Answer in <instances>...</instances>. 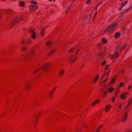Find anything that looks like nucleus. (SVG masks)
Returning a JSON list of instances; mask_svg holds the SVG:
<instances>
[{"mask_svg": "<svg viewBox=\"0 0 132 132\" xmlns=\"http://www.w3.org/2000/svg\"><path fill=\"white\" fill-rule=\"evenodd\" d=\"M121 47L120 46H118L116 48L117 52L114 53L113 55L110 54L109 57H110L111 59H114L117 58L119 55V54L118 53L119 51L120 52L121 51Z\"/></svg>", "mask_w": 132, "mask_h": 132, "instance_id": "7ed1b4c3", "label": "nucleus"}, {"mask_svg": "<svg viewBox=\"0 0 132 132\" xmlns=\"http://www.w3.org/2000/svg\"><path fill=\"white\" fill-rule=\"evenodd\" d=\"M114 90V89L112 88H108V91L110 93L113 91Z\"/></svg>", "mask_w": 132, "mask_h": 132, "instance_id": "aec40b11", "label": "nucleus"}, {"mask_svg": "<svg viewBox=\"0 0 132 132\" xmlns=\"http://www.w3.org/2000/svg\"><path fill=\"white\" fill-rule=\"evenodd\" d=\"M129 102L128 103V104L127 105L126 107V108H127L129 107V105L132 102V100H131L130 101L129 100Z\"/></svg>", "mask_w": 132, "mask_h": 132, "instance_id": "a878e982", "label": "nucleus"}, {"mask_svg": "<svg viewBox=\"0 0 132 132\" xmlns=\"http://www.w3.org/2000/svg\"><path fill=\"white\" fill-rule=\"evenodd\" d=\"M108 49V48L106 47V46L104 47L103 48V49L102 51V52H103L104 53H106V51Z\"/></svg>", "mask_w": 132, "mask_h": 132, "instance_id": "ddd939ff", "label": "nucleus"}, {"mask_svg": "<svg viewBox=\"0 0 132 132\" xmlns=\"http://www.w3.org/2000/svg\"><path fill=\"white\" fill-rule=\"evenodd\" d=\"M2 16L1 14V13L0 12V19H1L2 18Z\"/></svg>", "mask_w": 132, "mask_h": 132, "instance_id": "864d4df0", "label": "nucleus"}, {"mask_svg": "<svg viewBox=\"0 0 132 132\" xmlns=\"http://www.w3.org/2000/svg\"><path fill=\"white\" fill-rule=\"evenodd\" d=\"M120 71L123 74L124 72V69H121L120 70Z\"/></svg>", "mask_w": 132, "mask_h": 132, "instance_id": "c756f323", "label": "nucleus"}, {"mask_svg": "<svg viewBox=\"0 0 132 132\" xmlns=\"http://www.w3.org/2000/svg\"><path fill=\"white\" fill-rule=\"evenodd\" d=\"M107 93V92H104V93H103V94H102V95L103 96V98H105V97L104 96L106 95Z\"/></svg>", "mask_w": 132, "mask_h": 132, "instance_id": "a211bd4d", "label": "nucleus"}, {"mask_svg": "<svg viewBox=\"0 0 132 132\" xmlns=\"http://www.w3.org/2000/svg\"><path fill=\"white\" fill-rule=\"evenodd\" d=\"M117 24V23H115L110 25L104 30V32L109 34L112 32L116 29Z\"/></svg>", "mask_w": 132, "mask_h": 132, "instance_id": "f03ea898", "label": "nucleus"}, {"mask_svg": "<svg viewBox=\"0 0 132 132\" xmlns=\"http://www.w3.org/2000/svg\"><path fill=\"white\" fill-rule=\"evenodd\" d=\"M90 2V0H88L87 2V4H89Z\"/></svg>", "mask_w": 132, "mask_h": 132, "instance_id": "79ce46f5", "label": "nucleus"}, {"mask_svg": "<svg viewBox=\"0 0 132 132\" xmlns=\"http://www.w3.org/2000/svg\"><path fill=\"white\" fill-rule=\"evenodd\" d=\"M96 103H99L100 102V101H98V100H96Z\"/></svg>", "mask_w": 132, "mask_h": 132, "instance_id": "c03bdc74", "label": "nucleus"}, {"mask_svg": "<svg viewBox=\"0 0 132 132\" xmlns=\"http://www.w3.org/2000/svg\"><path fill=\"white\" fill-rule=\"evenodd\" d=\"M130 9V8H128L126 10V11L127 12L129 11Z\"/></svg>", "mask_w": 132, "mask_h": 132, "instance_id": "37998d69", "label": "nucleus"}, {"mask_svg": "<svg viewBox=\"0 0 132 132\" xmlns=\"http://www.w3.org/2000/svg\"><path fill=\"white\" fill-rule=\"evenodd\" d=\"M99 128H98L97 130L96 131V132H99Z\"/></svg>", "mask_w": 132, "mask_h": 132, "instance_id": "4d7b16f0", "label": "nucleus"}, {"mask_svg": "<svg viewBox=\"0 0 132 132\" xmlns=\"http://www.w3.org/2000/svg\"><path fill=\"white\" fill-rule=\"evenodd\" d=\"M23 17L21 16H18L13 18L10 22L11 25H13L16 23L18 21H20L23 19Z\"/></svg>", "mask_w": 132, "mask_h": 132, "instance_id": "39448f33", "label": "nucleus"}, {"mask_svg": "<svg viewBox=\"0 0 132 132\" xmlns=\"http://www.w3.org/2000/svg\"><path fill=\"white\" fill-rule=\"evenodd\" d=\"M91 14H90V15H89L88 16H87V17H86V19L88 20H89V19H90L91 18Z\"/></svg>", "mask_w": 132, "mask_h": 132, "instance_id": "393cba45", "label": "nucleus"}, {"mask_svg": "<svg viewBox=\"0 0 132 132\" xmlns=\"http://www.w3.org/2000/svg\"><path fill=\"white\" fill-rule=\"evenodd\" d=\"M120 105L118 107V108H119L120 109L121 108V105L120 103H119Z\"/></svg>", "mask_w": 132, "mask_h": 132, "instance_id": "a19ab883", "label": "nucleus"}, {"mask_svg": "<svg viewBox=\"0 0 132 132\" xmlns=\"http://www.w3.org/2000/svg\"><path fill=\"white\" fill-rule=\"evenodd\" d=\"M118 92H115V94H116V96H115V97H116V95H117V94H118Z\"/></svg>", "mask_w": 132, "mask_h": 132, "instance_id": "052dcab7", "label": "nucleus"}, {"mask_svg": "<svg viewBox=\"0 0 132 132\" xmlns=\"http://www.w3.org/2000/svg\"><path fill=\"white\" fill-rule=\"evenodd\" d=\"M127 45V44H126L124 45L123 46V48H125L126 47V45Z\"/></svg>", "mask_w": 132, "mask_h": 132, "instance_id": "49530a36", "label": "nucleus"}, {"mask_svg": "<svg viewBox=\"0 0 132 132\" xmlns=\"http://www.w3.org/2000/svg\"><path fill=\"white\" fill-rule=\"evenodd\" d=\"M100 92L101 93H103L104 92H105L104 91V89H101L100 90Z\"/></svg>", "mask_w": 132, "mask_h": 132, "instance_id": "e433bc0d", "label": "nucleus"}, {"mask_svg": "<svg viewBox=\"0 0 132 132\" xmlns=\"http://www.w3.org/2000/svg\"><path fill=\"white\" fill-rule=\"evenodd\" d=\"M129 132H132V130H130L129 131Z\"/></svg>", "mask_w": 132, "mask_h": 132, "instance_id": "0e129e2a", "label": "nucleus"}, {"mask_svg": "<svg viewBox=\"0 0 132 132\" xmlns=\"http://www.w3.org/2000/svg\"><path fill=\"white\" fill-rule=\"evenodd\" d=\"M19 5L22 7H23L25 4V2L23 1H19Z\"/></svg>", "mask_w": 132, "mask_h": 132, "instance_id": "9d476101", "label": "nucleus"}, {"mask_svg": "<svg viewBox=\"0 0 132 132\" xmlns=\"http://www.w3.org/2000/svg\"><path fill=\"white\" fill-rule=\"evenodd\" d=\"M32 52H29L28 54L27 55V56H28V55H30V54L31 53H32Z\"/></svg>", "mask_w": 132, "mask_h": 132, "instance_id": "3c124183", "label": "nucleus"}, {"mask_svg": "<svg viewBox=\"0 0 132 132\" xmlns=\"http://www.w3.org/2000/svg\"><path fill=\"white\" fill-rule=\"evenodd\" d=\"M69 11V10L68 9L67 10H66L65 11L66 13H67Z\"/></svg>", "mask_w": 132, "mask_h": 132, "instance_id": "a18cd8bd", "label": "nucleus"}, {"mask_svg": "<svg viewBox=\"0 0 132 132\" xmlns=\"http://www.w3.org/2000/svg\"><path fill=\"white\" fill-rule=\"evenodd\" d=\"M32 4L29 6V10L31 12L36 10L37 9V3L33 1L31 2Z\"/></svg>", "mask_w": 132, "mask_h": 132, "instance_id": "20e7f679", "label": "nucleus"}, {"mask_svg": "<svg viewBox=\"0 0 132 132\" xmlns=\"http://www.w3.org/2000/svg\"><path fill=\"white\" fill-rule=\"evenodd\" d=\"M106 63V61H104L102 63V64L103 65H104Z\"/></svg>", "mask_w": 132, "mask_h": 132, "instance_id": "473e14b6", "label": "nucleus"}, {"mask_svg": "<svg viewBox=\"0 0 132 132\" xmlns=\"http://www.w3.org/2000/svg\"><path fill=\"white\" fill-rule=\"evenodd\" d=\"M106 73H107V75L106 76V77L107 78H108V75L109 73H107V72H105V74H106Z\"/></svg>", "mask_w": 132, "mask_h": 132, "instance_id": "603ef678", "label": "nucleus"}, {"mask_svg": "<svg viewBox=\"0 0 132 132\" xmlns=\"http://www.w3.org/2000/svg\"><path fill=\"white\" fill-rule=\"evenodd\" d=\"M21 48L22 50L23 51H26L27 49V48L26 47L24 46H22L21 47Z\"/></svg>", "mask_w": 132, "mask_h": 132, "instance_id": "412c9836", "label": "nucleus"}, {"mask_svg": "<svg viewBox=\"0 0 132 132\" xmlns=\"http://www.w3.org/2000/svg\"><path fill=\"white\" fill-rule=\"evenodd\" d=\"M106 76V74H105V73H104V74L101 77V78H102Z\"/></svg>", "mask_w": 132, "mask_h": 132, "instance_id": "ea45409f", "label": "nucleus"}, {"mask_svg": "<svg viewBox=\"0 0 132 132\" xmlns=\"http://www.w3.org/2000/svg\"><path fill=\"white\" fill-rule=\"evenodd\" d=\"M132 86L131 85H129L128 87V89L129 90L131 89Z\"/></svg>", "mask_w": 132, "mask_h": 132, "instance_id": "c85d7f7f", "label": "nucleus"}, {"mask_svg": "<svg viewBox=\"0 0 132 132\" xmlns=\"http://www.w3.org/2000/svg\"><path fill=\"white\" fill-rule=\"evenodd\" d=\"M123 94H124V95H127L128 94V93L127 92H126L125 93H123Z\"/></svg>", "mask_w": 132, "mask_h": 132, "instance_id": "5fc2aeb1", "label": "nucleus"}, {"mask_svg": "<svg viewBox=\"0 0 132 132\" xmlns=\"http://www.w3.org/2000/svg\"><path fill=\"white\" fill-rule=\"evenodd\" d=\"M121 117L122 118V120L123 122L124 121L127 119V113H124L121 115Z\"/></svg>", "mask_w": 132, "mask_h": 132, "instance_id": "0eeeda50", "label": "nucleus"}, {"mask_svg": "<svg viewBox=\"0 0 132 132\" xmlns=\"http://www.w3.org/2000/svg\"><path fill=\"white\" fill-rule=\"evenodd\" d=\"M111 105H107L105 109V111L107 112L109 109L110 108Z\"/></svg>", "mask_w": 132, "mask_h": 132, "instance_id": "9b49d317", "label": "nucleus"}, {"mask_svg": "<svg viewBox=\"0 0 132 132\" xmlns=\"http://www.w3.org/2000/svg\"><path fill=\"white\" fill-rule=\"evenodd\" d=\"M21 41L22 44H23L25 42V40L23 39H22L21 40Z\"/></svg>", "mask_w": 132, "mask_h": 132, "instance_id": "2f4dec72", "label": "nucleus"}, {"mask_svg": "<svg viewBox=\"0 0 132 132\" xmlns=\"http://www.w3.org/2000/svg\"><path fill=\"white\" fill-rule=\"evenodd\" d=\"M64 70H61L60 71V73L62 74H63L64 73Z\"/></svg>", "mask_w": 132, "mask_h": 132, "instance_id": "7c9ffc66", "label": "nucleus"}, {"mask_svg": "<svg viewBox=\"0 0 132 132\" xmlns=\"http://www.w3.org/2000/svg\"><path fill=\"white\" fill-rule=\"evenodd\" d=\"M125 54H126V53H125V54H124V55H123V57H123H123H124V56L125 55Z\"/></svg>", "mask_w": 132, "mask_h": 132, "instance_id": "338daca9", "label": "nucleus"}, {"mask_svg": "<svg viewBox=\"0 0 132 132\" xmlns=\"http://www.w3.org/2000/svg\"><path fill=\"white\" fill-rule=\"evenodd\" d=\"M120 97L121 99H124L126 98V96L123 93L121 95Z\"/></svg>", "mask_w": 132, "mask_h": 132, "instance_id": "2eb2a0df", "label": "nucleus"}, {"mask_svg": "<svg viewBox=\"0 0 132 132\" xmlns=\"http://www.w3.org/2000/svg\"><path fill=\"white\" fill-rule=\"evenodd\" d=\"M108 80V79L107 78L106 79L104 80L103 82H102V84H103V83L106 82Z\"/></svg>", "mask_w": 132, "mask_h": 132, "instance_id": "58836bf2", "label": "nucleus"}, {"mask_svg": "<svg viewBox=\"0 0 132 132\" xmlns=\"http://www.w3.org/2000/svg\"><path fill=\"white\" fill-rule=\"evenodd\" d=\"M102 3V2H101L100 3H99L97 5V6H98L100 4H101V3Z\"/></svg>", "mask_w": 132, "mask_h": 132, "instance_id": "13d9d810", "label": "nucleus"}, {"mask_svg": "<svg viewBox=\"0 0 132 132\" xmlns=\"http://www.w3.org/2000/svg\"><path fill=\"white\" fill-rule=\"evenodd\" d=\"M75 50V49L73 48L71 49L69 51V52L71 53V55L69 58V62L71 64H72L73 62L76 60L77 54L79 51V50H78L76 52H73Z\"/></svg>", "mask_w": 132, "mask_h": 132, "instance_id": "f257e3e1", "label": "nucleus"}, {"mask_svg": "<svg viewBox=\"0 0 132 132\" xmlns=\"http://www.w3.org/2000/svg\"><path fill=\"white\" fill-rule=\"evenodd\" d=\"M48 68V65L47 64H45L40 69H38L35 70L33 72V73H36L38 71L41 69L42 70H46Z\"/></svg>", "mask_w": 132, "mask_h": 132, "instance_id": "423d86ee", "label": "nucleus"}, {"mask_svg": "<svg viewBox=\"0 0 132 132\" xmlns=\"http://www.w3.org/2000/svg\"><path fill=\"white\" fill-rule=\"evenodd\" d=\"M106 54V53H104L103 52H102L99 54L98 56L100 59H102L104 58V56Z\"/></svg>", "mask_w": 132, "mask_h": 132, "instance_id": "1a4fd4ad", "label": "nucleus"}, {"mask_svg": "<svg viewBox=\"0 0 132 132\" xmlns=\"http://www.w3.org/2000/svg\"><path fill=\"white\" fill-rule=\"evenodd\" d=\"M124 83L123 82H121L119 85V87H122L123 86Z\"/></svg>", "mask_w": 132, "mask_h": 132, "instance_id": "cd10ccee", "label": "nucleus"}, {"mask_svg": "<svg viewBox=\"0 0 132 132\" xmlns=\"http://www.w3.org/2000/svg\"><path fill=\"white\" fill-rule=\"evenodd\" d=\"M55 49L54 50H51L49 52V55H51L52 53H53L55 50Z\"/></svg>", "mask_w": 132, "mask_h": 132, "instance_id": "5701e85b", "label": "nucleus"}, {"mask_svg": "<svg viewBox=\"0 0 132 132\" xmlns=\"http://www.w3.org/2000/svg\"><path fill=\"white\" fill-rule=\"evenodd\" d=\"M95 10H96V12H97V7L96 6V7H95Z\"/></svg>", "mask_w": 132, "mask_h": 132, "instance_id": "e2e57ef3", "label": "nucleus"}, {"mask_svg": "<svg viewBox=\"0 0 132 132\" xmlns=\"http://www.w3.org/2000/svg\"><path fill=\"white\" fill-rule=\"evenodd\" d=\"M41 35L42 36H43V30H42L41 32Z\"/></svg>", "mask_w": 132, "mask_h": 132, "instance_id": "4c0bfd02", "label": "nucleus"}, {"mask_svg": "<svg viewBox=\"0 0 132 132\" xmlns=\"http://www.w3.org/2000/svg\"><path fill=\"white\" fill-rule=\"evenodd\" d=\"M116 80L115 78H114L111 81L110 83L109 84H111V83H113Z\"/></svg>", "mask_w": 132, "mask_h": 132, "instance_id": "bb28decb", "label": "nucleus"}, {"mask_svg": "<svg viewBox=\"0 0 132 132\" xmlns=\"http://www.w3.org/2000/svg\"><path fill=\"white\" fill-rule=\"evenodd\" d=\"M96 102H94V103H92V105L93 106H94L96 104Z\"/></svg>", "mask_w": 132, "mask_h": 132, "instance_id": "72a5a7b5", "label": "nucleus"}, {"mask_svg": "<svg viewBox=\"0 0 132 132\" xmlns=\"http://www.w3.org/2000/svg\"><path fill=\"white\" fill-rule=\"evenodd\" d=\"M109 65H107V66H106V68H105V70H106V71H107L106 72H108V70H107V68H108V67H109ZM108 73H109V72H110V71H108Z\"/></svg>", "mask_w": 132, "mask_h": 132, "instance_id": "f704fd0d", "label": "nucleus"}, {"mask_svg": "<svg viewBox=\"0 0 132 132\" xmlns=\"http://www.w3.org/2000/svg\"><path fill=\"white\" fill-rule=\"evenodd\" d=\"M62 74H60V73H59V76L60 77H62Z\"/></svg>", "mask_w": 132, "mask_h": 132, "instance_id": "6e6d98bb", "label": "nucleus"}, {"mask_svg": "<svg viewBox=\"0 0 132 132\" xmlns=\"http://www.w3.org/2000/svg\"><path fill=\"white\" fill-rule=\"evenodd\" d=\"M102 41L103 42L105 43L106 42L107 40L105 38H103L102 39Z\"/></svg>", "mask_w": 132, "mask_h": 132, "instance_id": "b1692460", "label": "nucleus"}, {"mask_svg": "<svg viewBox=\"0 0 132 132\" xmlns=\"http://www.w3.org/2000/svg\"><path fill=\"white\" fill-rule=\"evenodd\" d=\"M127 2L126 1L125 2H123L121 4V8H122L127 3Z\"/></svg>", "mask_w": 132, "mask_h": 132, "instance_id": "dca6fc26", "label": "nucleus"}, {"mask_svg": "<svg viewBox=\"0 0 132 132\" xmlns=\"http://www.w3.org/2000/svg\"><path fill=\"white\" fill-rule=\"evenodd\" d=\"M30 31L31 33V35L32 38L34 39L36 38V36L35 35V33L33 29H31L30 30Z\"/></svg>", "mask_w": 132, "mask_h": 132, "instance_id": "6e6552de", "label": "nucleus"}, {"mask_svg": "<svg viewBox=\"0 0 132 132\" xmlns=\"http://www.w3.org/2000/svg\"><path fill=\"white\" fill-rule=\"evenodd\" d=\"M115 100V97H112V102H114Z\"/></svg>", "mask_w": 132, "mask_h": 132, "instance_id": "c9c22d12", "label": "nucleus"}, {"mask_svg": "<svg viewBox=\"0 0 132 132\" xmlns=\"http://www.w3.org/2000/svg\"><path fill=\"white\" fill-rule=\"evenodd\" d=\"M122 9V8H121V6L120 7H119L118 9V10L120 11H121V10Z\"/></svg>", "mask_w": 132, "mask_h": 132, "instance_id": "8fccbe9b", "label": "nucleus"}, {"mask_svg": "<svg viewBox=\"0 0 132 132\" xmlns=\"http://www.w3.org/2000/svg\"><path fill=\"white\" fill-rule=\"evenodd\" d=\"M53 91L52 92H51V93H49V96L51 98L52 97V95H53Z\"/></svg>", "mask_w": 132, "mask_h": 132, "instance_id": "4be33fe9", "label": "nucleus"}, {"mask_svg": "<svg viewBox=\"0 0 132 132\" xmlns=\"http://www.w3.org/2000/svg\"><path fill=\"white\" fill-rule=\"evenodd\" d=\"M11 11V10H9L6 11V13H7L9 12H10Z\"/></svg>", "mask_w": 132, "mask_h": 132, "instance_id": "de8ad7c7", "label": "nucleus"}, {"mask_svg": "<svg viewBox=\"0 0 132 132\" xmlns=\"http://www.w3.org/2000/svg\"><path fill=\"white\" fill-rule=\"evenodd\" d=\"M102 127V126H100L98 128H101Z\"/></svg>", "mask_w": 132, "mask_h": 132, "instance_id": "69168bd1", "label": "nucleus"}, {"mask_svg": "<svg viewBox=\"0 0 132 132\" xmlns=\"http://www.w3.org/2000/svg\"><path fill=\"white\" fill-rule=\"evenodd\" d=\"M117 110V111L118 112L119 111V110Z\"/></svg>", "mask_w": 132, "mask_h": 132, "instance_id": "774afa93", "label": "nucleus"}, {"mask_svg": "<svg viewBox=\"0 0 132 132\" xmlns=\"http://www.w3.org/2000/svg\"><path fill=\"white\" fill-rule=\"evenodd\" d=\"M46 44L47 46H50L51 45L52 43L51 41H48L46 42Z\"/></svg>", "mask_w": 132, "mask_h": 132, "instance_id": "4468645a", "label": "nucleus"}, {"mask_svg": "<svg viewBox=\"0 0 132 132\" xmlns=\"http://www.w3.org/2000/svg\"><path fill=\"white\" fill-rule=\"evenodd\" d=\"M27 41L28 42L30 43L31 42V40L30 39H28L27 40Z\"/></svg>", "mask_w": 132, "mask_h": 132, "instance_id": "09e8293b", "label": "nucleus"}, {"mask_svg": "<svg viewBox=\"0 0 132 132\" xmlns=\"http://www.w3.org/2000/svg\"><path fill=\"white\" fill-rule=\"evenodd\" d=\"M96 13H97V12H96V13H95V15H94V17L93 18H94V17H95V16L96 15Z\"/></svg>", "mask_w": 132, "mask_h": 132, "instance_id": "bf43d9fd", "label": "nucleus"}, {"mask_svg": "<svg viewBox=\"0 0 132 132\" xmlns=\"http://www.w3.org/2000/svg\"><path fill=\"white\" fill-rule=\"evenodd\" d=\"M26 86L27 89H28L29 87L30 86V85L29 82L27 83L26 84Z\"/></svg>", "mask_w": 132, "mask_h": 132, "instance_id": "6ab92c4d", "label": "nucleus"}, {"mask_svg": "<svg viewBox=\"0 0 132 132\" xmlns=\"http://www.w3.org/2000/svg\"><path fill=\"white\" fill-rule=\"evenodd\" d=\"M120 35V33L119 32H117L115 34L114 36L116 38H118Z\"/></svg>", "mask_w": 132, "mask_h": 132, "instance_id": "f8f14e48", "label": "nucleus"}, {"mask_svg": "<svg viewBox=\"0 0 132 132\" xmlns=\"http://www.w3.org/2000/svg\"><path fill=\"white\" fill-rule=\"evenodd\" d=\"M98 78V76H96L95 77V78L94 80V82L95 83L96 82H97Z\"/></svg>", "mask_w": 132, "mask_h": 132, "instance_id": "f3484780", "label": "nucleus"}, {"mask_svg": "<svg viewBox=\"0 0 132 132\" xmlns=\"http://www.w3.org/2000/svg\"><path fill=\"white\" fill-rule=\"evenodd\" d=\"M84 127H87V126H86V125H84Z\"/></svg>", "mask_w": 132, "mask_h": 132, "instance_id": "680f3d73", "label": "nucleus"}]
</instances>
